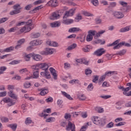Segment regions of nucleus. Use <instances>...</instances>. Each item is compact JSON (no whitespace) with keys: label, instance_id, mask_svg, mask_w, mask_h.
Returning a JSON list of instances; mask_svg holds the SVG:
<instances>
[{"label":"nucleus","instance_id":"5","mask_svg":"<svg viewBox=\"0 0 131 131\" xmlns=\"http://www.w3.org/2000/svg\"><path fill=\"white\" fill-rule=\"evenodd\" d=\"M66 129L67 130L75 131V125L70 122V121H69L68 125L66 127Z\"/></svg>","mask_w":131,"mask_h":131},{"label":"nucleus","instance_id":"30","mask_svg":"<svg viewBox=\"0 0 131 131\" xmlns=\"http://www.w3.org/2000/svg\"><path fill=\"white\" fill-rule=\"evenodd\" d=\"M25 22V26H28V27H31V25H32V20L29 19L28 21Z\"/></svg>","mask_w":131,"mask_h":131},{"label":"nucleus","instance_id":"36","mask_svg":"<svg viewBox=\"0 0 131 131\" xmlns=\"http://www.w3.org/2000/svg\"><path fill=\"white\" fill-rule=\"evenodd\" d=\"M76 43H73V45L70 46L68 48V50H69V51H71V50H73V49H75L76 48Z\"/></svg>","mask_w":131,"mask_h":131},{"label":"nucleus","instance_id":"29","mask_svg":"<svg viewBox=\"0 0 131 131\" xmlns=\"http://www.w3.org/2000/svg\"><path fill=\"white\" fill-rule=\"evenodd\" d=\"M31 36L33 38H37L40 36V34L39 33H31Z\"/></svg>","mask_w":131,"mask_h":131},{"label":"nucleus","instance_id":"46","mask_svg":"<svg viewBox=\"0 0 131 131\" xmlns=\"http://www.w3.org/2000/svg\"><path fill=\"white\" fill-rule=\"evenodd\" d=\"M1 120L2 122H9V119H8V118H6L5 117L1 118Z\"/></svg>","mask_w":131,"mask_h":131},{"label":"nucleus","instance_id":"54","mask_svg":"<svg viewBox=\"0 0 131 131\" xmlns=\"http://www.w3.org/2000/svg\"><path fill=\"white\" fill-rule=\"evenodd\" d=\"M25 42V39L24 38L21 39L17 41V43H18V45H20V46L21 45H23V43Z\"/></svg>","mask_w":131,"mask_h":131},{"label":"nucleus","instance_id":"19","mask_svg":"<svg viewBox=\"0 0 131 131\" xmlns=\"http://www.w3.org/2000/svg\"><path fill=\"white\" fill-rule=\"evenodd\" d=\"M40 9H42V6L40 5L39 6H38L37 7H35V8H34L32 10H31L30 11V13H31V14H33L34 13H36V12L38 10H40Z\"/></svg>","mask_w":131,"mask_h":131},{"label":"nucleus","instance_id":"14","mask_svg":"<svg viewBox=\"0 0 131 131\" xmlns=\"http://www.w3.org/2000/svg\"><path fill=\"white\" fill-rule=\"evenodd\" d=\"M33 59L35 61H41L42 60V57L39 54L33 53Z\"/></svg>","mask_w":131,"mask_h":131},{"label":"nucleus","instance_id":"49","mask_svg":"<svg viewBox=\"0 0 131 131\" xmlns=\"http://www.w3.org/2000/svg\"><path fill=\"white\" fill-rule=\"evenodd\" d=\"M96 110L98 112V113H102L104 112V109L101 107H96Z\"/></svg>","mask_w":131,"mask_h":131},{"label":"nucleus","instance_id":"52","mask_svg":"<svg viewBox=\"0 0 131 131\" xmlns=\"http://www.w3.org/2000/svg\"><path fill=\"white\" fill-rule=\"evenodd\" d=\"M119 4L123 7H127V3L124 2L123 1H120Z\"/></svg>","mask_w":131,"mask_h":131},{"label":"nucleus","instance_id":"64","mask_svg":"<svg viewBox=\"0 0 131 131\" xmlns=\"http://www.w3.org/2000/svg\"><path fill=\"white\" fill-rule=\"evenodd\" d=\"M16 26H22V25H25V21H21L16 24Z\"/></svg>","mask_w":131,"mask_h":131},{"label":"nucleus","instance_id":"42","mask_svg":"<svg viewBox=\"0 0 131 131\" xmlns=\"http://www.w3.org/2000/svg\"><path fill=\"white\" fill-rule=\"evenodd\" d=\"M9 18L8 17H4L1 19H0V24H2V23H5L6 21H8Z\"/></svg>","mask_w":131,"mask_h":131},{"label":"nucleus","instance_id":"26","mask_svg":"<svg viewBox=\"0 0 131 131\" xmlns=\"http://www.w3.org/2000/svg\"><path fill=\"white\" fill-rule=\"evenodd\" d=\"M62 95L63 96H64V97H66V98H67V99H69V100H73V98H72V97H71V96H70V95L67 94L66 92H61Z\"/></svg>","mask_w":131,"mask_h":131},{"label":"nucleus","instance_id":"35","mask_svg":"<svg viewBox=\"0 0 131 131\" xmlns=\"http://www.w3.org/2000/svg\"><path fill=\"white\" fill-rule=\"evenodd\" d=\"M55 119L54 117H50L46 119V122H54L55 121Z\"/></svg>","mask_w":131,"mask_h":131},{"label":"nucleus","instance_id":"50","mask_svg":"<svg viewBox=\"0 0 131 131\" xmlns=\"http://www.w3.org/2000/svg\"><path fill=\"white\" fill-rule=\"evenodd\" d=\"M104 32H105V31H100L99 32H98V33H97L96 32V36L97 37H100V36H101V34H103V33H104Z\"/></svg>","mask_w":131,"mask_h":131},{"label":"nucleus","instance_id":"62","mask_svg":"<svg viewBox=\"0 0 131 131\" xmlns=\"http://www.w3.org/2000/svg\"><path fill=\"white\" fill-rule=\"evenodd\" d=\"M17 30V27H13L11 28L10 29L8 30L9 32H15Z\"/></svg>","mask_w":131,"mask_h":131},{"label":"nucleus","instance_id":"53","mask_svg":"<svg viewBox=\"0 0 131 131\" xmlns=\"http://www.w3.org/2000/svg\"><path fill=\"white\" fill-rule=\"evenodd\" d=\"M65 119H70L71 118V115L70 114L66 113L64 115Z\"/></svg>","mask_w":131,"mask_h":131},{"label":"nucleus","instance_id":"20","mask_svg":"<svg viewBox=\"0 0 131 131\" xmlns=\"http://www.w3.org/2000/svg\"><path fill=\"white\" fill-rule=\"evenodd\" d=\"M50 25H51V27H52V28H54L55 27H60L61 25V24H60V23H59L58 21H56L54 23H51Z\"/></svg>","mask_w":131,"mask_h":131},{"label":"nucleus","instance_id":"37","mask_svg":"<svg viewBox=\"0 0 131 131\" xmlns=\"http://www.w3.org/2000/svg\"><path fill=\"white\" fill-rule=\"evenodd\" d=\"M91 3L95 7H97L99 5V1L98 0H92Z\"/></svg>","mask_w":131,"mask_h":131},{"label":"nucleus","instance_id":"41","mask_svg":"<svg viewBox=\"0 0 131 131\" xmlns=\"http://www.w3.org/2000/svg\"><path fill=\"white\" fill-rule=\"evenodd\" d=\"M39 63H38L37 64L32 66L31 67L32 69H34V70H38L39 69Z\"/></svg>","mask_w":131,"mask_h":131},{"label":"nucleus","instance_id":"18","mask_svg":"<svg viewBox=\"0 0 131 131\" xmlns=\"http://www.w3.org/2000/svg\"><path fill=\"white\" fill-rule=\"evenodd\" d=\"M98 117H93L92 118V121L94 123V124H96L97 125H99L100 124V120L98 119Z\"/></svg>","mask_w":131,"mask_h":131},{"label":"nucleus","instance_id":"1","mask_svg":"<svg viewBox=\"0 0 131 131\" xmlns=\"http://www.w3.org/2000/svg\"><path fill=\"white\" fill-rule=\"evenodd\" d=\"M14 10L11 11L9 14L11 16L13 15H17V14H20L21 13V6L19 4H16L13 7Z\"/></svg>","mask_w":131,"mask_h":131},{"label":"nucleus","instance_id":"33","mask_svg":"<svg viewBox=\"0 0 131 131\" xmlns=\"http://www.w3.org/2000/svg\"><path fill=\"white\" fill-rule=\"evenodd\" d=\"M86 40L87 41H92L93 40V35L92 34H89L87 35Z\"/></svg>","mask_w":131,"mask_h":131},{"label":"nucleus","instance_id":"40","mask_svg":"<svg viewBox=\"0 0 131 131\" xmlns=\"http://www.w3.org/2000/svg\"><path fill=\"white\" fill-rule=\"evenodd\" d=\"M24 86L25 89H28L31 86V83L30 82H25L24 84Z\"/></svg>","mask_w":131,"mask_h":131},{"label":"nucleus","instance_id":"23","mask_svg":"<svg viewBox=\"0 0 131 131\" xmlns=\"http://www.w3.org/2000/svg\"><path fill=\"white\" fill-rule=\"evenodd\" d=\"M78 98L80 101H84L86 99V97L84 94L78 95Z\"/></svg>","mask_w":131,"mask_h":131},{"label":"nucleus","instance_id":"47","mask_svg":"<svg viewBox=\"0 0 131 131\" xmlns=\"http://www.w3.org/2000/svg\"><path fill=\"white\" fill-rule=\"evenodd\" d=\"M114 71H110L108 72L105 73V76H111L113 74H114Z\"/></svg>","mask_w":131,"mask_h":131},{"label":"nucleus","instance_id":"24","mask_svg":"<svg viewBox=\"0 0 131 131\" xmlns=\"http://www.w3.org/2000/svg\"><path fill=\"white\" fill-rule=\"evenodd\" d=\"M41 92L40 93V95L41 96H45V95H47L48 93H49V90L48 89H41Z\"/></svg>","mask_w":131,"mask_h":131},{"label":"nucleus","instance_id":"22","mask_svg":"<svg viewBox=\"0 0 131 131\" xmlns=\"http://www.w3.org/2000/svg\"><path fill=\"white\" fill-rule=\"evenodd\" d=\"M33 58V53H30L25 56V60L26 61H30V58Z\"/></svg>","mask_w":131,"mask_h":131},{"label":"nucleus","instance_id":"55","mask_svg":"<svg viewBox=\"0 0 131 131\" xmlns=\"http://www.w3.org/2000/svg\"><path fill=\"white\" fill-rule=\"evenodd\" d=\"M101 98L102 99H104L105 100L107 99H110V98H111V95H103L100 96Z\"/></svg>","mask_w":131,"mask_h":131},{"label":"nucleus","instance_id":"39","mask_svg":"<svg viewBox=\"0 0 131 131\" xmlns=\"http://www.w3.org/2000/svg\"><path fill=\"white\" fill-rule=\"evenodd\" d=\"M43 3V0H38L37 1H35V2L33 3V5L34 6H36L37 5H39L40 4H42Z\"/></svg>","mask_w":131,"mask_h":131},{"label":"nucleus","instance_id":"60","mask_svg":"<svg viewBox=\"0 0 131 131\" xmlns=\"http://www.w3.org/2000/svg\"><path fill=\"white\" fill-rule=\"evenodd\" d=\"M45 77H46V78H47L48 79L51 78V75L50 74V72H48V71H47V72H46V74L45 75Z\"/></svg>","mask_w":131,"mask_h":131},{"label":"nucleus","instance_id":"44","mask_svg":"<svg viewBox=\"0 0 131 131\" xmlns=\"http://www.w3.org/2000/svg\"><path fill=\"white\" fill-rule=\"evenodd\" d=\"M119 41H120V39L116 40V41H115L112 43L110 44L108 47H112V46H116V45H117V43H118V42H119Z\"/></svg>","mask_w":131,"mask_h":131},{"label":"nucleus","instance_id":"7","mask_svg":"<svg viewBox=\"0 0 131 131\" xmlns=\"http://www.w3.org/2000/svg\"><path fill=\"white\" fill-rule=\"evenodd\" d=\"M122 46H125V47H130V44L128 43H125V42H122L116 45V46L113 47L114 50H117V49H119Z\"/></svg>","mask_w":131,"mask_h":131},{"label":"nucleus","instance_id":"17","mask_svg":"<svg viewBox=\"0 0 131 131\" xmlns=\"http://www.w3.org/2000/svg\"><path fill=\"white\" fill-rule=\"evenodd\" d=\"M49 70L51 73L52 74L54 79H57V74L56 73V70L53 68H50Z\"/></svg>","mask_w":131,"mask_h":131},{"label":"nucleus","instance_id":"34","mask_svg":"<svg viewBox=\"0 0 131 131\" xmlns=\"http://www.w3.org/2000/svg\"><path fill=\"white\" fill-rule=\"evenodd\" d=\"M81 19H82V16H81L80 14H78L75 17V20L76 22H78V21H79V20H81Z\"/></svg>","mask_w":131,"mask_h":131},{"label":"nucleus","instance_id":"10","mask_svg":"<svg viewBox=\"0 0 131 131\" xmlns=\"http://www.w3.org/2000/svg\"><path fill=\"white\" fill-rule=\"evenodd\" d=\"M105 53H106V51L104 50V48H100L94 52V55L100 56H102L103 54H105Z\"/></svg>","mask_w":131,"mask_h":131},{"label":"nucleus","instance_id":"58","mask_svg":"<svg viewBox=\"0 0 131 131\" xmlns=\"http://www.w3.org/2000/svg\"><path fill=\"white\" fill-rule=\"evenodd\" d=\"M47 103H52L53 101V99L52 97H49L46 99Z\"/></svg>","mask_w":131,"mask_h":131},{"label":"nucleus","instance_id":"56","mask_svg":"<svg viewBox=\"0 0 131 131\" xmlns=\"http://www.w3.org/2000/svg\"><path fill=\"white\" fill-rule=\"evenodd\" d=\"M7 96V91L0 93V97H6Z\"/></svg>","mask_w":131,"mask_h":131},{"label":"nucleus","instance_id":"51","mask_svg":"<svg viewBox=\"0 0 131 131\" xmlns=\"http://www.w3.org/2000/svg\"><path fill=\"white\" fill-rule=\"evenodd\" d=\"M89 34H92V36L95 35L97 33V31L95 30H90L88 32Z\"/></svg>","mask_w":131,"mask_h":131},{"label":"nucleus","instance_id":"32","mask_svg":"<svg viewBox=\"0 0 131 131\" xmlns=\"http://www.w3.org/2000/svg\"><path fill=\"white\" fill-rule=\"evenodd\" d=\"M14 50V47H10L9 48H7L4 50V51L6 53H9L10 52H11V51H13Z\"/></svg>","mask_w":131,"mask_h":131},{"label":"nucleus","instance_id":"59","mask_svg":"<svg viewBox=\"0 0 131 131\" xmlns=\"http://www.w3.org/2000/svg\"><path fill=\"white\" fill-rule=\"evenodd\" d=\"M32 122V121L29 118H27L25 121L26 124H29V123H31Z\"/></svg>","mask_w":131,"mask_h":131},{"label":"nucleus","instance_id":"28","mask_svg":"<svg viewBox=\"0 0 131 131\" xmlns=\"http://www.w3.org/2000/svg\"><path fill=\"white\" fill-rule=\"evenodd\" d=\"M79 30H80V29L79 28H71L69 29V32H76L79 31Z\"/></svg>","mask_w":131,"mask_h":131},{"label":"nucleus","instance_id":"2","mask_svg":"<svg viewBox=\"0 0 131 131\" xmlns=\"http://www.w3.org/2000/svg\"><path fill=\"white\" fill-rule=\"evenodd\" d=\"M112 15L115 19H122L124 17L123 13L120 11H114L112 13Z\"/></svg>","mask_w":131,"mask_h":131},{"label":"nucleus","instance_id":"25","mask_svg":"<svg viewBox=\"0 0 131 131\" xmlns=\"http://www.w3.org/2000/svg\"><path fill=\"white\" fill-rule=\"evenodd\" d=\"M62 95L63 96H64V97H66V98H67V99H69V100H73V98H72V97H71V96H70V95L67 94L66 92H61Z\"/></svg>","mask_w":131,"mask_h":131},{"label":"nucleus","instance_id":"61","mask_svg":"<svg viewBox=\"0 0 131 131\" xmlns=\"http://www.w3.org/2000/svg\"><path fill=\"white\" fill-rule=\"evenodd\" d=\"M39 116H41V117H44V118H47V116H50V115L49 114H44L43 113H42L41 114H39Z\"/></svg>","mask_w":131,"mask_h":131},{"label":"nucleus","instance_id":"31","mask_svg":"<svg viewBox=\"0 0 131 131\" xmlns=\"http://www.w3.org/2000/svg\"><path fill=\"white\" fill-rule=\"evenodd\" d=\"M6 70H7V67H0V75H1V74H4V73L5 72V71H6Z\"/></svg>","mask_w":131,"mask_h":131},{"label":"nucleus","instance_id":"13","mask_svg":"<svg viewBox=\"0 0 131 131\" xmlns=\"http://www.w3.org/2000/svg\"><path fill=\"white\" fill-rule=\"evenodd\" d=\"M48 5L51 6V7H53V8H56V7H58V1L51 0L48 2Z\"/></svg>","mask_w":131,"mask_h":131},{"label":"nucleus","instance_id":"63","mask_svg":"<svg viewBox=\"0 0 131 131\" xmlns=\"http://www.w3.org/2000/svg\"><path fill=\"white\" fill-rule=\"evenodd\" d=\"M85 74L86 75H89V74H91L92 73V70L89 69H87L85 70Z\"/></svg>","mask_w":131,"mask_h":131},{"label":"nucleus","instance_id":"48","mask_svg":"<svg viewBox=\"0 0 131 131\" xmlns=\"http://www.w3.org/2000/svg\"><path fill=\"white\" fill-rule=\"evenodd\" d=\"M32 7H33V5H32V4L28 5L25 7V9L27 11H29L30 10V8Z\"/></svg>","mask_w":131,"mask_h":131},{"label":"nucleus","instance_id":"6","mask_svg":"<svg viewBox=\"0 0 131 131\" xmlns=\"http://www.w3.org/2000/svg\"><path fill=\"white\" fill-rule=\"evenodd\" d=\"M39 64V68L44 71H48V69H49V67L51 66V64H48L47 63H41Z\"/></svg>","mask_w":131,"mask_h":131},{"label":"nucleus","instance_id":"27","mask_svg":"<svg viewBox=\"0 0 131 131\" xmlns=\"http://www.w3.org/2000/svg\"><path fill=\"white\" fill-rule=\"evenodd\" d=\"M9 96L12 99H17V96L14 93H13L12 91H10L8 93Z\"/></svg>","mask_w":131,"mask_h":131},{"label":"nucleus","instance_id":"45","mask_svg":"<svg viewBox=\"0 0 131 131\" xmlns=\"http://www.w3.org/2000/svg\"><path fill=\"white\" fill-rule=\"evenodd\" d=\"M10 127L13 130H16V129L17 128V124H13L10 125Z\"/></svg>","mask_w":131,"mask_h":131},{"label":"nucleus","instance_id":"4","mask_svg":"<svg viewBox=\"0 0 131 131\" xmlns=\"http://www.w3.org/2000/svg\"><path fill=\"white\" fill-rule=\"evenodd\" d=\"M55 50L51 48H46L45 51L41 52V55H52L53 53H55Z\"/></svg>","mask_w":131,"mask_h":131},{"label":"nucleus","instance_id":"11","mask_svg":"<svg viewBox=\"0 0 131 131\" xmlns=\"http://www.w3.org/2000/svg\"><path fill=\"white\" fill-rule=\"evenodd\" d=\"M74 13H75V9H71L69 11H66L64 15L67 17H70L71 16H73V15H74Z\"/></svg>","mask_w":131,"mask_h":131},{"label":"nucleus","instance_id":"12","mask_svg":"<svg viewBox=\"0 0 131 131\" xmlns=\"http://www.w3.org/2000/svg\"><path fill=\"white\" fill-rule=\"evenodd\" d=\"M60 14H59V12H54L52 13V15L50 17V20H57L58 18H59Z\"/></svg>","mask_w":131,"mask_h":131},{"label":"nucleus","instance_id":"8","mask_svg":"<svg viewBox=\"0 0 131 131\" xmlns=\"http://www.w3.org/2000/svg\"><path fill=\"white\" fill-rule=\"evenodd\" d=\"M67 18H68V16H66V15H64L63 16V23L64 24H66L67 25H68L69 24H71V23H73V19H67Z\"/></svg>","mask_w":131,"mask_h":131},{"label":"nucleus","instance_id":"57","mask_svg":"<svg viewBox=\"0 0 131 131\" xmlns=\"http://www.w3.org/2000/svg\"><path fill=\"white\" fill-rule=\"evenodd\" d=\"M125 124V122H120L118 124H116L115 126H121L122 125H124Z\"/></svg>","mask_w":131,"mask_h":131},{"label":"nucleus","instance_id":"43","mask_svg":"<svg viewBox=\"0 0 131 131\" xmlns=\"http://www.w3.org/2000/svg\"><path fill=\"white\" fill-rule=\"evenodd\" d=\"M119 41H120V39L116 40V41H115L112 43L110 44L108 47H112V46H116V45H117V43H118V42H119Z\"/></svg>","mask_w":131,"mask_h":131},{"label":"nucleus","instance_id":"15","mask_svg":"<svg viewBox=\"0 0 131 131\" xmlns=\"http://www.w3.org/2000/svg\"><path fill=\"white\" fill-rule=\"evenodd\" d=\"M39 73V72L38 71V70H37L33 73L34 77L33 76L28 77H26L25 79L26 80H27L28 79H30V78H37V77H38Z\"/></svg>","mask_w":131,"mask_h":131},{"label":"nucleus","instance_id":"3","mask_svg":"<svg viewBox=\"0 0 131 131\" xmlns=\"http://www.w3.org/2000/svg\"><path fill=\"white\" fill-rule=\"evenodd\" d=\"M3 101L4 103H6L8 104V106L9 107L11 106H13V105H15V102L13 101V100L11 99V98L9 97H5L3 98L1 102Z\"/></svg>","mask_w":131,"mask_h":131},{"label":"nucleus","instance_id":"9","mask_svg":"<svg viewBox=\"0 0 131 131\" xmlns=\"http://www.w3.org/2000/svg\"><path fill=\"white\" fill-rule=\"evenodd\" d=\"M31 29H32L31 27H28L27 26H25L24 27L20 29L19 31L21 33H23V32L26 33L27 32H29V31H30Z\"/></svg>","mask_w":131,"mask_h":131},{"label":"nucleus","instance_id":"16","mask_svg":"<svg viewBox=\"0 0 131 131\" xmlns=\"http://www.w3.org/2000/svg\"><path fill=\"white\" fill-rule=\"evenodd\" d=\"M42 43V40H34L31 42L33 46H39V45H41Z\"/></svg>","mask_w":131,"mask_h":131},{"label":"nucleus","instance_id":"38","mask_svg":"<svg viewBox=\"0 0 131 131\" xmlns=\"http://www.w3.org/2000/svg\"><path fill=\"white\" fill-rule=\"evenodd\" d=\"M120 106H121V102L118 101V102L116 103V108L117 109H118L119 110H120V109H121V107H120Z\"/></svg>","mask_w":131,"mask_h":131},{"label":"nucleus","instance_id":"21","mask_svg":"<svg viewBox=\"0 0 131 131\" xmlns=\"http://www.w3.org/2000/svg\"><path fill=\"white\" fill-rule=\"evenodd\" d=\"M130 28V26L123 28L120 30V32H126V31H129V30L131 29Z\"/></svg>","mask_w":131,"mask_h":131}]
</instances>
